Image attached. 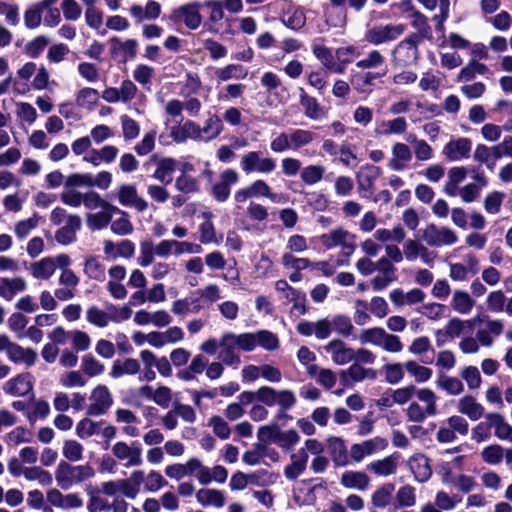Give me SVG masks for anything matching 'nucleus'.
Segmentation results:
<instances>
[{
	"mask_svg": "<svg viewBox=\"0 0 512 512\" xmlns=\"http://www.w3.org/2000/svg\"><path fill=\"white\" fill-rule=\"evenodd\" d=\"M88 400L87 414L94 417L104 415L114 402L109 388L101 384L92 389Z\"/></svg>",
	"mask_w": 512,
	"mask_h": 512,
	"instance_id": "nucleus-12",
	"label": "nucleus"
},
{
	"mask_svg": "<svg viewBox=\"0 0 512 512\" xmlns=\"http://www.w3.org/2000/svg\"><path fill=\"white\" fill-rule=\"evenodd\" d=\"M422 238L430 247L451 246L458 242V235L453 229L435 224L428 225L422 231Z\"/></svg>",
	"mask_w": 512,
	"mask_h": 512,
	"instance_id": "nucleus-11",
	"label": "nucleus"
},
{
	"mask_svg": "<svg viewBox=\"0 0 512 512\" xmlns=\"http://www.w3.org/2000/svg\"><path fill=\"white\" fill-rule=\"evenodd\" d=\"M387 73V69L384 68L382 71L378 72H363L356 73L351 77V84L354 89L359 93H370L372 91L371 87L374 85L375 81L378 78L385 76Z\"/></svg>",
	"mask_w": 512,
	"mask_h": 512,
	"instance_id": "nucleus-36",
	"label": "nucleus"
},
{
	"mask_svg": "<svg viewBox=\"0 0 512 512\" xmlns=\"http://www.w3.org/2000/svg\"><path fill=\"white\" fill-rule=\"evenodd\" d=\"M324 349L331 355L333 362L337 365H345L354 359V349L347 347L346 344L339 339L330 341Z\"/></svg>",
	"mask_w": 512,
	"mask_h": 512,
	"instance_id": "nucleus-30",
	"label": "nucleus"
},
{
	"mask_svg": "<svg viewBox=\"0 0 512 512\" xmlns=\"http://www.w3.org/2000/svg\"><path fill=\"white\" fill-rule=\"evenodd\" d=\"M311 51L325 69L335 73L337 70L335 55L324 45V39L316 38L312 41Z\"/></svg>",
	"mask_w": 512,
	"mask_h": 512,
	"instance_id": "nucleus-33",
	"label": "nucleus"
},
{
	"mask_svg": "<svg viewBox=\"0 0 512 512\" xmlns=\"http://www.w3.org/2000/svg\"><path fill=\"white\" fill-rule=\"evenodd\" d=\"M200 126L192 120H186L171 128L170 137L178 144L185 143L188 139L199 141L201 138Z\"/></svg>",
	"mask_w": 512,
	"mask_h": 512,
	"instance_id": "nucleus-27",
	"label": "nucleus"
},
{
	"mask_svg": "<svg viewBox=\"0 0 512 512\" xmlns=\"http://www.w3.org/2000/svg\"><path fill=\"white\" fill-rule=\"evenodd\" d=\"M111 452L126 468L137 467L143 463L142 447L137 441H132L131 443L117 441L111 447Z\"/></svg>",
	"mask_w": 512,
	"mask_h": 512,
	"instance_id": "nucleus-8",
	"label": "nucleus"
},
{
	"mask_svg": "<svg viewBox=\"0 0 512 512\" xmlns=\"http://www.w3.org/2000/svg\"><path fill=\"white\" fill-rule=\"evenodd\" d=\"M112 52H120L125 60L134 59L137 55L138 42L135 39L121 41L117 37L110 39Z\"/></svg>",
	"mask_w": 512,
	"mask_h": 512,
	"instance_id": "nucleus-61",
	"label": "nucleus"
},
{
	"mask_svg": "<svg viewBox=\"0 0 512 512\" xmlns=\"http://www.w3.org/2000/svg\"><path fill=\"white\" fill-rule=\"evenodd\" d=\"M81 225L82 221L78 215H70L65 225L56 232V241L62 245L73 243L76 240V233L80 230Z\"/></svg>",
	"mask_w": 512,
	"mask_h": 512,
	"instance_id": "nucleus-37",
	"label": "nucleus"
},
{
	"mask_svg": "<svg viewBox=\"0 0 512 512\" xmlns=\"http://www.w3.org/2000/svg\"><path fill=\"white\" fill-rule=\"evenodd\" d=\"M436 384L438 388L451 396H458L464 391V384L457 377L442 374L439 375Z\"/></svg>",
	"mask_w": 512,
	"mask_h": 512,
	"instance_id": "nucleus-64",
	"label": "nucleus"
},
{
	"mask_svg": "<svg viewBox=\"0 0 512 512\" xmlns=\"http://www.w3.org/2000/svg\"><path fill=\"white\" fill-rule=\"evenodd\" d=\"M358 56L357 49L352 46H343L338 47L335 50V58H336V66L337 70H335L336 74H344L346 71V67L348 64L353 62V60Z\"/></svg>",
	"mask_w": 512,
	"mask_h": 512,
	"instance_id": "nucleus-54",
	"label": "nucleus"
},
{
	"mask_svg": "<svg viewBox=\"0 0 512 512\" xmlns=\"http://www.w3.org/2000/svg\"><path fill=\"white\" fill-rule=\"evenodd\" d=\"M404 366L409 376L414 378L417 383H425L429 381L433 375L432 369L419 364L415 360L404 362Z\"/></svg>",
	"mask_w": 512,
	"mask_h": 512,
	"instance_id": "nucleus-60",
	"label": "nucleus"
},
{
	"mask_svg": "<svg viewBox=\"0 0 512 512\" xmlns=\"http://www.w3.org/2000/svg\"><path fill=\"white\" fill-rule=\"evenodd\" d=\"M449 277L456 282H464L479 271V261L473 254H466L463 263H449Z\"/></svg>",
	"mask_w": 512,
	"mask_h": 512,
	"instance_id": "nucleus-16",
	"label": "nucleus"
},
{
	"mask_svg": "<svg viewBox=\"0 0 512 512\" xmlns=\"http://www.w3.org/2000/svg\"><path fill=\"white\" fill-rule=\"evenodd\" d=\"M289 137L291 150L299 151L310 146L317 138V135L311 130L297 128L289 130Z\"/></svg>",
	"mask_w": 512,
	"mask_h": 512,
	"instance_id": "nucleus-47",
	"label": "nucleus"
},
{
	"mask_svg": "<svg viewBox=\"0 0 512 512\" xmlns=\"http://www.w3.org/2000/svg\"><path fill=\"white\" fill-rule=\"evenodd\" d=\"M56 0H40L31 5L24 13V24L28 29H35L40 26L42 13L53 5Z\"/></svg>",
	"mask_w": 512,
	"mask_h": 512,
	"instance_id": "nucleus-40",
	"label": "nucleus"
},
{
	"mask_svg": "<svg viewBox=\"0 0 512 512\" xmlns=\"http://www.w3.org/2000/svg\"><path fill=\"white\" fill-rule=\"evenodd\" d=\"M276 389L271 386H261L256 391H244L239 395V400L243 404H249L254 400L266 406H271L274 397L277 396Z\"/></svg>",
	"mask_w": 512,
	"mask_h": 512,
	"instance_id": "nucleus-35",
	"label": "nucleus"
},
{
	"mask_svg": "<svg viewBox=\"0 0 512 512\" xmlns=\"http://www.w3.org/2000/svg\"><path fill=\"white\" fill-rule=\"evenodd\" d=\"M413 153L410 147L403 142H396L391 147V157L387 166L394 172H401L408 169L412 161Z\"/></svg>",
	"mask_w": 512,
	"mask_h": 512,
	"instance_id": "nucleus-18",
	"label": "nucleus"
},
{
	"mask_svg": "<svg viewBox=\"0 0 512 512\" xmlns=\"http://www.w3.org/2000/svg\"><path fill=\"white\" fill-rule=\"evenodd\" d=\"M7 358L15 364H23L26 367H31L36 363L38 355L36 350L29 347L24 348L14 342Z\"/></svg>",
	"mask_w": 512,
	"mask_h": 512,
	"instance_id": "nucleus-43",
	"label": "nucleus"
},
{
	"mask_svg": "<svg viewBox=\"0 0 512 512\" xmlns=\"http://www.w3.org/2000/svg\"><path fill=\"white\" fill-rule=\"evenodd\" d=\"M83 272L88 278L92 280L100 282L105 280V266L102 264V262L97 256L86 257Z\"/></svg>",
	"mask_w": 512,
	"mask_h": 512,
	"instance_id": "nucleus-56",
	"label": "nucleus"
},
{
	"mask_svg": "<svg viewBox=\"0 0 512 512\" xmlns=\"http://www.w3.org/2000/svg\"><path fill=\"white\" fill-rule=\"evenodd\" d=\"M296 331L302 336L314 335L317 339H327L332 333L331 321L329 318L319 319L316 322L301 320L296 326Z\"/></svg>",
	"mask_w": 512,
	"mask_h": 512,
	"instance_id": "nucleus-19",
	"label": "nucleus"
},
{
	"mask_svg": "<svg viewBox=\"0 0 512 512\" xmlns=\"http://www.w3.org/2000/svg\"><path fill=\"white\" fill-rule=\"evenodd\" d=\"M319 243L327 250L341 247L348 255L355 249V235L343 227H337L318 237Z\"/></svg>",
	"mask_w": 512,
	"mask_h": 512,
	"instance_id": "nucleus-9",
	"label": "nucleus"
},
{
	"mask_svg": "<svg viewBox=\"0 0 512 512\" xmlns=\"http://www.w3.org/2000/svg\"><path fill=\"white\" fill-rule=\"evenodd\" d=\"M429 388H418L413 384L397 388L391 391V401L398 405L407 404L413 397L418 398L420 392H426Z\"/></svg>",
	"mask_w": 512,
	"mask_h": 512,
	"instance_id": "nucleus-50",
	"label": "nucleus"
},
{
	"mask_svg": "<svg viewBox=\"0 0 512 512\" xmlns=\"http://www.w3.org/2000/svg\"><path fill=\"white\" fill-rule=\"evenodd\" d=\"M400 455L393 453L367 465V470L379 477L394 475L399 467Z\"/></svg>",
	"mask_w": 512,
	"mask_h": 512,
	"instance_id": "nucleus-29",
	"label": "nucleus"
},
{
	"mask_svg": "<svg viewBox=\"0 0 512 512\" xmlns=\"http://www.w3.org/2000/svg\"><path fill=\"white\" fill-rule=\"evenodd\" d=\"M140 372V363L137 359L127 358L123 361H114L110 376L114 379L123 377L124 375H136Z\"/></svg>",
	"mask_w": 512,
	"mask_h": 512,
	"instance_id": "nucleus-49",
	"label": "nucleus"
},
{
	"mask_svg": "<svg viewBox=\"0 0 512 512\" xmlns=\"http://www.w3.org/2000/svg\"><path fill=\"white\" fill-rule=\"evenodd\" d=\"M201 4L198 2H191L175 8L169 19L174 23H184L188 29H197L202 22L200 14Z\"/></svg>",
	"mask_w": 512,
	"mask_h": 512,
	"instance_id": "nucleus-13",
	"label": "nucleus"
},
{
	"mask_svg": "<svg viewBox=\"0 0 512 512\" xmlns=\"http://www.w3.org/2000/svg\"><path fill=\"white\" fill-rule=\"evenodd\" d=\"M196 500L203 507L222 508L226 503V495L215 488H201L196 493Z\"/></svg>",
	"mask_w": 512,
	"mask_h": 512,
	"instance_id": "nucleus-31",
	"label": "nucleus"
},
{
	"mask_svg": "<svg viewBox=\"0 0 512 512\" xmlns=\"http://www.w3.org/2000/svg\"><path fill=\"white\" fill-rule=\"evenodd\" d=\"M95 474L94 468L88 463L74 466L66 461H61L55 470V479L60 488L67 490L93 478Z\"/></svg>",
	"mask_w": 512,
	"mask_h": 512,
	"instance_id": "nucleus-2",
	"label": "nucleus"
},
{
	"mask_svg": "<svg viewBox=\"0 0 512 512\" xmlns=\"http://www.w3.org/2000/svg\"><path fill=\"white\" fill-rule=\"evenodd\" d=\"M370 479L368 475L362 471H345L341 475L340 483L348 489L366 490L369 486Z\"/></svg>",
	"mask_w": 512,
	"mask_h": 512,
	"instance_id": "nucleus-46",
	"label": "nucleus"
},
{
	"mask_svg": "<svg viewBox=\"0 0 512 512\" xmlns=\"http://www.w3.org/2000/svg\"><path fill=\"white\" fill-rule=\"evenodd\" d=\"M417 399L423 403V406L418 402H411L405 411L408 421L422 423L427 417H433L438 414V397L433 390L429 388L426 392H420Z\"/></svg>",
	"mask_w": 512,
	"mask_h": 512,
	"instance_id": "nucleus-4",
	"label": "nucleus"
},
{
	"mask_svg": "<svg viewBox=\"0 0 512 512\" xmlns=\"http://www.w3.org/2000/svg\"><path fill=\"white\" fill-rule=\"evenodd\" d=\"M251 198H267L275 203L285 202L284 195L272 192L269 184L263 179H257L234 193V201L237 203V208H241L240 204L245 203Z\"/></svg>",
	"mask_w": 512,
	"mask_h": 512,
	"instance_id": "nucleus-5",
	"label": "nucleus"
},
{
	"mask_svg": "<svg viewBox=\"0 0 512 512\" xmlns=\"http://www.w3.org/2000/svg\"><path fill=\"white\" fill-rule=\"evenodd\" d=\"M178 168V162L172 157H165L158 161L153 178L163 184H170L173 180V173Z\"/></svg>",
	"mask_w": 512,
	"mask_h": 512,
	"instance_id": "nucleus-45",
	"label": "nucleus"
},
{
	"mask_svg": "<svg viewBox=\"0 0 512 512\" xmlns=\"http://www.w3.org/2000/svg\"><path fill=\"white\" fill-rule=\"evenodd\" d=\"M327 447L335 466L345 467L349 464L350 455H348L345 441L341 437H328Z\"/></svg>",
	"mask_w": 512,
	"mask_h": 512,
	"instance_id": "nucleus-32",
	"label": "nucleus"
},
{
	"mask_svg": "<svg viewBox=\"0 0 512 512\" xmlns=\"http://www.w3.org/2000/svg\"><path fill=\"white\" fill-rule=\"evenodd\" d=\"M241 170L249 175L252 173L271 174L276 170V160L268 155H264L261 151H248L240 158Z\"/></svg>",
	"mask_w": 512,
	"mask_h": 512,
	"instance_id": "nucleus-7",
	"label": "nucleus"
},
{
	"mask_svg": "<svg viewBox=\"0 0 512 512\" xmlns=\"http://www.w3.org/2000/svg\"><path fill=\"white\" fill-rule=\"evenodd\" d=\"M387 447L388 440L384 437L376 436L360 443L352 444L349 455L354 462L360 463L365 457L384 451Z\"/></svg>",
	"mask_w": 512,
	"mask_h": 512,
	"instance_id": "nucleus-14",
	"label": "nucleus"
},
{
	"mask_svg": "<svg viewBox=\"0 0 512 512\" xmlns=\"http://www.w3.org/2000/svg\"><path fill=\"white\" fill-rule=\"evenodd\" d=\"M52 257H44L30 265V273L37 280H48L55 273Z\"/></svg>",
	"mask_w": 512,
	"mask_h": 512,
	"instance_id": "nucleus-51",
	"label": "nucleus"
},
{
	"mask_svg": "<svg viewBox=\"0 0 512 512\" xmlns=\"http://www.w3.org/2000/svg\"><path fill=\"white\" fill-rule=\"evenodd\" d=\"M325 171L326 168L323 165L309 164L302 168L300 179L304 184L313 186L323 180Z\"/></svg>",
	"mask_w": 512,
	"mask_h": 512,
	"instance_id": "nucleus-59",
	"label": "nucleus"
},
{
	"mask_svg": "<svg viewBox=\"0 0 512 512\" xmlns=\"http://www.w3.org/2000/svg\"><path fill=\"white\" fill-rule=\"evenodd\" d=\"M188 476H194L201 485L210 484L209 468L198 458H191L186 462Z\"/></svg>",
	"mask_w": 512,
	"mask_h": 512,
	"instance_id": "nucleus-57",
	"label": "nucleus"
},
{
	"mask_svg": "<svg viewBox=\"0 0 512 512\" xmlns=\"http://www.w3.org/2000/svg\"><path fill=\"white\" fill-rule=\"evenodd\" d=\"M281 21L292 30H300L305 26L306 15L301 7H290L282 16Z\"/></svg>",
	"mask_w": 512,
	"mask_h": 512,
	"instance_id": "nucleus-55",
	"label": "nucleus"
},
{
	"mask_svg": "<svg viewBox=\"0 0 512 512\" xmlns=\"http://www.w3.org/2000/svg\"><path fill=\"white\" fill-rule=\"evenodd\" d=\"M202 309L199 298H182L174 301L171 311L177 316H185L188 313H198Z\"/></svg>",
	"mask_w": 512,
	"mask_h": 512,
	"instance_id": "nucleus-58",
	"label": "nucleus"
},
{
	"mask_svg": "<svg viewBox=\"0 0 512 512\" xmlns=\"http://www.w3.org/2000/svg\"><path fill=\"white\" fill-rule=\"evenodd\" d=\"M239 181V174L234 169L224 170L219 177V181L212 186V196L218 202H225L230 196L231 186Z\"/></svg>",
	"mask_w": 512,
	"mask_h": 512,
	"instance_id": "nucleus-22",
	"label": "nucleus"
},
{
	"mask_svg": "<svg viewBox=\"0 0 512 512\" xmlns=\"http://www.w3.org/2000/svg\"><path fill=\"white\" fill-rule=\"evenodd\" d=\"M299 103L303 108L304 115L314 121H319L327 116L326 109L318 102V100L310 96L304 88L300 87Z\"/></svg>",
	"mask_w": 512,
	"mask_h": 512,
	"instance_id": "nucleus-25",
	"label": "nucleus"
},
{
	"mask_svg": "<svg viewBox=\"0 0 512 512\" xmlns=\"http://www.w3.org/2000/svg\"><path fill=\"white\" fill-rule=\"evenodd\" d=\"M472 141L467 137H458L447 142L442 149V154L452 162L462 161L470 157Z\"/></svg>",
	"mask_w": 512,
	"mask_h": 512,
	"instance_id": "nucleus-17",
	"label": "nucleus"
},
{
	"mask_svg": "<svg viewBox=\"0 0 512 512\" xmlns=\"http://www.w3.org/2000/svg\"><path fill=\"white\" fill-rule=\"evenodd\" d=\"M308 455L303 450L291 454L290 463L284 468V476L290 481L296 480L300 477L307 468Z\"/></svg>",
	"mask_w": 512,
	"mask_h": 512,
	"instance_id": "nucleus-38",
	"label": "nucleus"
},
{
	"mask_svg": "<svg viewBox=\"0 0 512 512\" xmlns=\"http://www.w3.org/2000/svg\"><path fill=\"white\" fill-rule=\"evenodd\" d=\"M457 411L466 415L470 420L477 421L484 415V407L472 395H465L457 402Z\"/></svg>",
	"mask_w": 512,
	"mask_h": 512,
	"instance_id": "nucleus-39",
	"label": "nucleus"
},
{
	"mask_svg": "<svg viewBox=\"0 0 512 512\" xmlns=\"http://www.w3.org/2000/svg\"><path fill=\"white\" fill-rule=\"evenodd\" d=\"M425 297L426 294L419 288H412L407 292L396 288L389 293V299L397 309L422 303Z\"/></svg>",
	"mask_w": 512,
	"mask_h": 512,
	"instance_id": "nucleus-23",
	"label": "nucleus"
},
{
	"mask_svg": "<svg viewBox=\"0 0 512 512\" xmlns=\"http://www.w3.org/2000/svg\"><path fill=\"white\" fill-rule=\"evenodd\" d=\"M113 211L102 209L96 213H89L86 217L87 226L92 231H99L108 226L112 221Z\"/></svg>",
	"mask_w": 512,
	"mask_h": 512,
	"instance_id": "nucleus-63",
	"label": "nucleus"
},
{
	"mask_svg": "<svg viewBox=\"0 0 512 512\" xmlns=\"http://www.w3.org/2000/svg\"><path fill=\"white\" fill-rule=\"evenodd\" d=\"M130 315V308L123 307L118 309L115 305L107 306L106 310L92 305L86 310L87 322L99 328L108 326L110 322H120L122 320H127Z\"/></svg>",
	"mask_w": 512,
	"mask_h": 512,
	"instance_id": "nucleus-6",
	"label": "nucleus"
},
{
	"mask_svg": "<svg viewBox=\"0 0 512 512\" xmlns=\"http://www.w3.org/2000/svg\"><path fill=\"white\" fill-rule=\"evenodd\" d=\"M404 24H379L368 28L365 32V40L373 45H381L398 39L404 32Z\"/></svg>",
	"mask_w": 512,
	"mask_h": 512,
	"instance_id": "nucleus-10",
	"label": "nucleus"
},
{
	"mask_svg": "<svg viewBox=\"0 0 512 512\" xmlns=\"http://www.w3.org/2000/svg\"><path fill=\"white\" fill-rule=\"evenodd\" d=\"M224 125L217 115H211L207 118L203 127H200L199 141L209 142L216 139L223 131Z\"/></svg>",
	"mask_w": 512,
	"mask_h": 512,
	"instance_id": "nucleus-48",
	"label": "nucleus"
},
{
	"mask_svg": "<svg viewBox=\"0 0 512 512\" xmlns=\"http://www.w3.org/2000/svg\"><path fill=\"white\" fill-rule=\"evenodd\" d=\"M408 129V123L404 117H396L379 122L374 130L376 136L401 135Z\"/></svg>",
	"mask_w": 512,
	"mask_h": 512,
	"instance_id": "nucleus-41",
	"label": "nucleus"
},
{
	"mask_svg": "<svg viewBox=\"0 0 512 512\" xmlns=\"http://www.w3.org/2000/svg\"><path fill=\"white\" fill-rule=\"evenodd\" d=\"M357 339L363 345L371 344L389 353H400L403 350V343L400 337L387 333L381 327L362 329Z\"/></svg>",
	"mask_w": 512,
	"mask_h": 512,
	"instance_id": "nucleus-3",
	"label": "nucleus"
},
{
	"mask_svg": "<svg viewBox=\"0 0 512 512\" xmlns=\"http://www.w3.org/2000/svg\"><path fill=\"white\" fill-rule=\"evenodd\" d=\"M33 388V377L30 373H22L8 380L3 390L6 394L21 397L27 395Z\"/></svg>",
	"mask_w": 512,
	"mask_h": 512,
	"instance_id": "nucleus-28",
	"label": "nucleus"
},
{
	"mask_svg": "<svg viewBox=\"0 0 512 512\" xmlns=\"http://www.w3.org/2000/svg\"><path fill=\"white\" fill-rule=\"evenodd\" d=\"M117 199L122 206L133 207L138 212H144L149 207V203L138 195L136 187L130 184L118 187Z\"/></svg>",
	"mask_w": 512,
	"mask_h": 512,
	"instance_id": "nucleus-21",
	"label": "nucleus"
},
{
	"mask_svg": "<svg viewBox=\"0 0 512 512\" xmlns=\"http://www.w3.org/2000/svg\"><path fill=\"white\" fill-rule=\"evenodd\" d=\"M13 91L25 95L31 90H46L50 83V74L44 65L37 66L34 62H26L12 77Z\"/></svg>",
	"mask_w": 512,
	"mask_h": 512,
	"instance_id": "nucleus-1",
	"label": "nucleus"
},
{
	"mask_svg": "<svg viewBox=\"0 0 512 512\" xmlns=\"http://www.w3.org/2000/svg\"><path fill=\"white\" fill-rule=\"evenodd\" d=\"M475 306V300L465 290L455 289L450 300L452 310L460 315H468Z\"/></svg>",
	"mask_w": 512,
	"mask_h": 512,
	"instance_id": "nucleus-42",
	"label": "nucleus"
},
{
	"mask_svg": "<svg viewBox=\"0 0 512 512\" xmlns=\"http://www.w3.org/2000/svg\"><path fill=\"white\" fill-rule=\"evenodd\" d=\"M277 396L274 397V402L270 407L278 406V411L275 415V419L278 422L285 423L292 419L287 411L293 409L297 403V397L294 391L290 389H276Z\"/></svg>",
	"mask_w": 512,
	"mask_h": 512,
	"instance_id": "nucleus-20",
	"label": "nucleus"
},
{
	"mask_svg": "<svg viewBox=\"0 0 512 512\" xmlns=\"http://www.w3.org/2000/svg\"><path fill=\"white\" fill-rule=\"evenodd\" d=\"M373 237L380 243H401L405 240L406 232L404 228L398 224L395 225L392 229L379 228L375 230Z\"/></svg>",
	"mask_w": 512,
	"mask_h": 512,
	"instance_id": "nucleus-53",
	"label": "nucleus"
},
{
	"mask_svg": "<svg viewBox=\"0 0 512 512\" xmlns=\"http://www.w3.org/2000/svg\"><path fill=\"white\" fill-rule=\"evenodd\" d=\"M381 174V169L372 164L363 165L356 174L358 191L362 197H366L363 192L372 194L374 192V183Z\"/></svg>",
	"mask_w": 512,
	"mask_h": 512,
	"instance_id": "nucleus-24",
	"label": "nucleus"
},
{
	"mask_svg": "<svg viewBox=\"0 0 512 512\" xmlns=\"http://www.w3.org/2000/svg\"><path fill=\"white\" fill-rule=\"evenodd\" d=\"M221 352L219 358L227 366L238 367L241 363L240 356L236 353L237 345L233 339V332L224 333L219 339Z\"/></svg>",
	"mask_w": 512,
	"mask_h": 512,
	"instance_id": "nucleus-26",
	"label": "nucleus"
},
{
	"mask_svg": "<svg viewBox=\"0 0 512 512\" xmlns=\"http://www.w3.org/2000/svg\"><path fill=\"white\" fill-rule=\"evenodd\" d=\"M27 289V282L23 277L0 278V296L11 301L18 293Z\"/></svg>",
	"mask_w": 512,
	"mask_h": 512,
	"instance_id": "nucleus-44",
	"label": "nucleus"
},
{
	"mask_svg": "<svg viewBox=\"0 0 512 512\" xmlns=\"http://www.w3.org/2000/svg\"><path fill=\"white\" fill-rule=\"evenodd\" d=\"M487 419L491 420L494 434L498 439L512 443V426L505 421L501 414L489 413Z\"/></svg>",
	"mask_w": 512,
	"mask_h": 512,
	"instance_id": "nucleus-52",
	"label": "nucleus"
},
{
	"mask_svg": "<svg viewBox=\"0 0 512 512\" xmlns=\"http://www.w3.org/2000/svg\"><path fill=\"white\" fill-rule=\"evenodd\" d=\"M416 36H408L399 42L392 52L393 61L399 66H410L418 60Z\"/></svg>",
	"mask_w": 512,
	"mask_h": 512,
	"instance_id": "nucleus-15",
	"label": "nucleus"
},
{
	"mask_svg": "<svg viewBox=\"0 0 512 512\" xmlns=\"http://www.w3.org/2000/svg\"><path fill=\"white\" fill-rule=\"evenodd\" d=\"M247 74V70L239 64H229L215 70V76L221 82H226L231 79H245Z\"/></svg>",
	"mask_w": 512,
	"mask_h": 512,
	"instance_id": "nucleus-62",
	"label": "nucleus"
},
{
	"mask_svg": "<svg viewBox=\"0 0 512 512\" xmlns=\"http://www.w3.org/2000/svg\"><path fill=\"white\" fill-rule=\"evenodd\" d=\"M408 466L418 482H426L432 476L429 460L422 453L412 455L408 460Z\"/></svg>",
	"mask_w": 512,
	"mask_h": 512,
	"instance_id": "nucleus-34",
	"label": "nucleus"
}]
</instances>
